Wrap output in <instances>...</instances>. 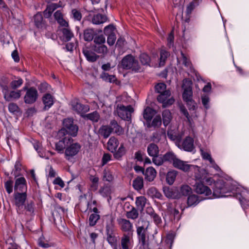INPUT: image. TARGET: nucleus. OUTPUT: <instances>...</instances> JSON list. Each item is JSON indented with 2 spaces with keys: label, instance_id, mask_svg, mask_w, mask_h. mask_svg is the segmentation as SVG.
Returning <instances> with one entry per match:
<instances>
[{
  "label": "nucleus",
  "instance_id": "obj_3",
  "mask_svg": "<svg viewBox=\"0 0 249 249\" xmlns=\"http://www.w3.org/2000/svg\"><path fill=\"white\" fill-rule=\"evenodd\" d=\"M78 128L73 124V120L70 118L65 119L63 121V128L58 131L59 137L63 136L67 133L72 136L77 135Z\"/></svg>",
  "mask_w": 249,
  "mask_h": 249
},
{
  "label": "nucleus",
  "instance_id": "obj_47",
  "mask_svg": "<svg viewBox=\"0 0 249 249\" xmlns=\"http://www.w3.org/2000/svg\"><path fill=\"white\" fill-rule=\"evenodd\" d=\"M199 202L198 196L196 195H190L188 198V204L189 206L196 205Z\"/></svg>",
  "mask_w": 249,
  "mask_h": 249
},
{
  "label": "nucleus",
  "instance_id": "obj_7",
  "mask_svg": "<svg viewBox=\"0 0 249 249\" xmlns=\"http://www.w3.org/2000/svg\"><path fill=\"white\" fill-rule=\"evenodd\" d=\"M26 198L27 194L26 192H22L21 193H14V203L18 213L22 211Z\"/></svg>",
  "mask_w": 249,
  "mask_h": 249
},
{
  "label": "nucleus",
  "instance_id": "obj_54",
  "mask_svg": "<svg viewBox=\"0 0 249 249\" xmlns=\"http://www.w3.org/2000/svg\"><path fill=\"white\" fill-rule=\"evenodd\" d=\"M181 61L182 62V64L187 68L190 69L191 70H192V65L190 63V60L187 58V57L181 52Z\"/></svg>",
  "mask_w": 249,
  "mask_h": 249
},
{
  "label": "nucleus",
  "instance_id": "obj_33",
  "mask_svg": "<svg viewBox=\"0 0 249 249\" xmlns=\"http://www.w3.org/2000/svg\"><path fill=\"white\" fill-rule=\"evenodd\" d=\"M107 18L101 14L94 15L92 19V23L94 24H100L105 22Z\"/></svg>",
  "mask_w": 249,
  "mask_h": 249
},
{
  "label": "nucleus",
  "instance_id": "obj_16",
  "mask_svg": "<svg viewBox=\"0 0 249 249\" xmlns=\"http://www.w3.org/2000/svg\"><path fill=\"white\" fill-rule=\"evenodd\" d=\"M173 165L174 167L182 170L184 172H187L191 169L193 165H189L186 162L182 161L177 158L174 160Z\"/></svg>",
  "mask_w": 249,
  "mask_h": 249
},
{
  "label": "nucleus",
  "instance_id": "obj_46",
  "mask_svg": "<svg viewBox=\"0 0 249 249\" xmlns=\"http://www.w3.org/2000/svg\"><path fill=\"white\" fill-rule=\"evenodd\" d=\"M95 52L98 53L106 54L108 52L107 48L105 45H95L94 47Z\"/></svg>",
  "mask_w": 249,
  "mask_h": 249
},
{
  "label": "nucleus",
  "instance_id": "obj_30",
  "mask_svg": "<svg viewBox=\"0 0 249 249\" xmlns=\"http://www.w3.org/2000/svg\"><path fill=\"white\" fill-rule=\"evenodd\" d=\"M177 175V172L175 170L169 171L167 175L166 180L167 183L169 185H172L174 183Z\"/></svg>",
  "mask_w": 249,
  "mask_h": 249
},
{
  "label": "nucleus",
  "instance_id": "obj_58",
  "mask_svg": "<svg viewBox=\"0 0 249 249\" xmlns=\"http://www.w3.org/2000/svg\"><path fill=\"white\" fill-rule=\"evenodd\" d=\"M62 33L66 41H69L73 36L72 33L68 28H64Z\"/></svg>",
  "mask_w": 249,
  "mask_h": 249
},
{
  "label": "nucleus",
  "instance_id": "obj_15",
  "mask_svg": "<svg viewBox=\"0 0 249 249\" xmlns=\"http://www.w3.org/2000/svg\"><path fill=\"white\" fill-rule=\"evenodd\" d=\"M71 141V138L69 136H65L55 143V150L59 153H63L64 149H66L67 145Z\"/></svg>",
  "mask_w": 249,
  "mask_h": 249
},
{
  "label": "nucleus",
  "instance_id": "obj_41",
  "mask_svg": "<svg viewBox=\"0 0 249 249\" xmlns=\"http://www.w3.org/2000/svg\"><path fill=\"white\" fill-rule=\"evenodd\" d=\"M94 31L91 29H88L85 30L84 33V38L87 41H90L93 39Z\"/></svg>",
  "mask_w": 249,
  "mask_h": 249
},
{
  "label": "nucleus",
  "instance_id": "obj_20",
  "mask_svg": "<svg viewBox=\"0 0 249 249\" xmlns=\"http://www.w3.org/2000/svg\"><path fill=\"white\" fill-rule=\"evenodd\" d=\"M147 227L144 226H139L137 228V233L138 236L139 241L142 245L145 243V232Z\"/></svg>",
  "mask_w": 249,
  "mask_h": 249
},
{
  "label": "nucleus",
  "instance_id": "obj_61",
  "mask_svg": "<svg viewBox=\"0 0 249 249\" xmlns=\"http://www.w3.org/2000/svg\"><path fill=\"white\" fill-rule=\"evenodd\" d=\"M115 28L112 25H109L104 28V33L106 36H110L111 34H115Z\"/></svg>",
  "mask_w": 249,
  "mask_h": 249
},
{
  "label": "nucleus",
  "instance_id": "obj_13",
  "mask_svg": "<svg viewBox=\"0 0 249 249\" xmlns=\"http://www.w3.org/2000/svg\"><path fill=\"white\" fill-rule=\"evenodd\" d=\"M170 96V91L169 90H165L163 93L157 97V100L159 102L163 104V107H166L169 105L173 104L174 102V100L173 98H169Z\"/></svg>",
  "mask_w": 249,
  "mask_h": 249
},
{
  "label": "nucleus",
  "instance_id": "obj_29",
  "mask_svg": "<svg viewBox=\"0 0 249 249\" xmlns=\"http://www.w3.org/2000/svg\"><path fill=\"white\" fill-rule=\"evenodd\" d=\"M162 116L163 124L166 126L170 124L172 119L171 113L169 110H164L162 112Z\"/></svg>",
  "mask_w": 249,
  "mask_h": 249
},
{
  "label": "nucleus",
  "instance_id": "obj_50",
  "mask_svg": "<svg viewBox=\"0 0 249 249\" xmlns=\"http://www.w3.org/2000/svg\"><path fill=\"white\" fill-rule=\"evenodd\" d=\"M180 192L182 195L188 196L192 193V189L188 185H183L180 187Z\"/></svg>",
  "mask_w": 249,
  "mask_h": 249
},
{
  "label": "nucleus",
  "instance_id": "obj_42",
  "mask_svg": "<svg viewBox=\"0 0 249 249\" xmlns=\"http://www.w3.org/2000/svg\"><path fill=\"white\" fill-rule=\"evenodd\" d=\"M163 192L165 196L168 198H176L177 197V194L172 188L169 187L164 188Z\"/></svg>",
  "mask_w": 249,
  "mask_h": 249
},
{
  "label": "nucleus",
  "instance_id": "obj_38",
  "mask_svg": "<svg viewBox=\"0 0 249 249\" xmlns=\"http://www.w3.org/2000/svg\"><path fill=\"white\" fill-rule=\"evenodd\" d=\"M89 180L91 182L90 187L91 190L96 191L98 188L99 178L96 176H90Z\"/></svg>",
  "mask_w": 249,
  "mask_h": 249
},
{
  "label": "nucleus",
  "instance_id": "obj_43",
  "mask_svg": "<svg viewBox=\"0 0 249 249\" xmlns=\"http://www.w3.org/2000/svg\"><path fill=\"white\" fill-rule=\"evenodd\" d=\"M169 56V53L165 50H161L160 53V60L159 65L162 66L164 65L167 58Z\"/></svg>",
  "mask_w": 249,
  "mask_h": 249
},
{
  "label": "nucleus",
  "instance_id": "obj_55",
  "mask_svg": "<svg viewBox=\"0 0 249 249\" xmlns=\"http://www.w3.org/2000/svg\"><path fill=\"white\" fill-rule=\"evenodd\" d=\"M23 84V80L21 78H18L17 80L12 81L10 84V87L13 89H16L21 86Z\"/></svg>",
  "mask_w": 249,
  "mask_h": 249
},
{
  "label": "nucleus",
  "instance_id": "obj_26",
  "mask_svg": "<svg viewBox=\"0 0 249 249\" xmlns=\"http://www.w3.org/2000/svg\"><path fill=\"white\" fill-rule=\"evenodd\" d=\"M159 152V150L158 146L154 143H151L147 147V153L151 157H157Z\"/></svg>",
  "mask_w": 249,
  "mask_h": 249
},
{
  "label": "nucleus",
  "instance_id": "obj_22",
  "mask_svg": "<svg viewBox=\"0 0 249 249\" xmlns=\"http://www.w3.org/2000/svg\"><path fill=\"white\" fill-rule=\"evenodd\" d=\"M59 7H61V5L57 3H51L48 4L46 9L44 11V16L45 18H50L53 12Z\"/></svg>",
  "mask_w": 249,
  "mask_h": 249
},
{
  "label": "nucleus",
  "instance_id": "obj_60",
  "mask_svg": "<svg viewBox=\"0 0 249 249\" xmlns=\"http://www.w3.org/2000/svg\"><path fill=\"white\" fill-rule=\"evenodd\" d=\"M4 187L6 192L9 194H11L13 190V182L12 180H9L6 181L4 183Z\"/></svg>",
  "mask_w": 249,
  "mask_h": 249
},
{
  "label": "nucleus",
  "instance_id": "obj_19",
  "mask_svg": "<svg viewBox=\"0 0 249 249\" xmlns=\"http://www.w3.org/2000/svg\"><path fill=\"white\" fill-rule=\"evenodd\" d=\"M117 221L123 231H129L131 230L132 224L129 220L124 218H119L117 220Z\"/></svg>",
  "mask_w": 249,
  "mask_h": 249
},
{
  "label": "nucleus",
  "instance_id": "obj_32",
  "mask_svg": "<svg viewBox=\"0 0 249 249\" xmlns=\"http://www.w3.org/2000/svg\"><path fill=\"white\" fill-rule=\"evenodd\" d=\"M202 0H193L187 6L186 13L188 15L191 14L192 11L201 2Z\"/></svg>",
  "mask_w": 249,
  "mask_h": 249
},
{
  "label": "nucleus",
  "instance_id": "obj_63",
  "mask_svg": "<svg viewBox=\"0 0 249 249\" xmlns=\"http://www.w3.org/2000/svg\"><path fill=\"white\" fill-rule=\"evenodd\" d=\"M161 124V119L160 116H156L153 120L151 126L153 127H159Z\"/></svg>",
  "mask_w": 249,
  "mask_h": 249
},
{
  "label": "nucleus",
  "instance_id": "obj_1",
  "mask_svg": "<svg viewBox=\"0 0 249 249\" xmlns=\"http://www.w3.org/2000/svg\"><path fill=\"white\" fill-rule=\"evenodd\" d=\"M194 188L197 194L202 195L208 199L227 196L225 194L231 192L239 199L244 209L249 207V192L235 182H232L230 186L229 183L219 179L214 183L213 194L211 190L202 181L196 182Z\"/></svg>",
  "mask_w": 249,
  "mask_h": 249
},
{
  "label": "nucleus",
  "instance_id": "obj_37",
  "mask_svg": "<svg viewBox=\"0 0 249 249\" xmlns=\"http://www.w3.org/2000/svg\"><path fill=\"white\" fill-rule=\"evenodd\" d=\"M111 193L112 189L110 186L105 185L99 190L100 194L103 197L110 196Z\"/></svg>",
  "mask_w": 249,
  "mask_h": 249
},
{
  "label": "nucleus",
  "instance_id": "obj_40",
  "mask_svg": "<svg viewBox=\"0 0 249 249\" xmlns=\"http://www.w3.org/2000/svg\"><path fill=\"white\" fill-rule=\"evenodd\" d=\"M101 77L103 80L110 83H114L117 80V78L115 75H109L106 72H103L101 75Z\"/></svg>",
  "mask_w": 249,
  "mask_h": 249
},
{
  "label": "nucleus",
  "instance_id": "obj_23",
  "mask_svg": "<svg viewBox=\"0 0 249 249\" xmlns=\"http://www.w3.org/2000/svg\"><path fill=\"white\" fill-rule=\"evenodd\" d=\"M83 53L87 60L90 62L95 61L99 57L94 53L90 51L87 48L83 49Z\"/></svg>",
  "mask_w": 249,
  "mask_h": 249
},
{
  "label": "nucleus",
  "instance_id": "obj_25",
  "mask_svg": "<svg viewBox=\"0 0 249 249\" xmlns=\"http://www.w3.org/2000/svg\"><path fill=\"white\" fill-rule=\"evenodd\" d=\"M55 19L57 22L62 26L67 27L68 25V22L64 19L63 15L61 10H57L54 14Z\"/></svg>",
  "mask_w": 249,
  "mask_h": 249
},
{
  "label": "nucleus",
  "instance_id": "obj_12",
  "mask_svg": "<svg viewBox=\"0 0 249 249\" xmlns=\"http://www.w3.org/2000/svg\"><path fill=\"white\" fill-rule=\"evenodd\" d=\"M190 170L194 171V178L196 182L202 181L208 176L209 173L197 166L193 165Z\"/></svg>",
  "mask_w": 249,
  "mask_h": 249
},
{
  "label": "nucleus",
  "instance_id": "obj_44",
  "mask_svg": "<svg viewBox=\"0 0 249 249\" xmlns=\"http://www.w3.org/2000/svg\"><path fill=\"white\" fill-rule=\"evenodd\" d=\"M126 216L128 218L135 219L138 217L139 213L136 208L132 207L130 211L126 212Z\"/></svg>",
  "mask_w": 249,
  "mask_h": 249
},
{
  "label": "nucleus",
  "instance_id": "obj_11",
  "mask_svg": "<svg viewBox=\"0 0 249 249\" xmlns=\"http://www.w3.org/2000/svg\"><path fill=\"white\" fill-rule=\"evenodd\" d=\"M3 90H2V92L4 94V98L6 101L16 100L20 97L21 90L9 91L8 87L7 85H3Z\"/></svg>",
  "mask_w": 249,
  "mask_h": 249
},
{
  "label": "nucleus",
  "instance_id": "obj_2",
  "mask_svg": "<svg viewBox=\"0 0 249 249\" xmlns=\"http://www.w3.org/2000/svg\"><path fill=\"white\" fill-rule=\"evenodd\" d=\"M192 85V82L191 80L184 79L183 81L182 88L183 89V92L182 94V97L183 100L188 105L192 106L191 108L194 110L195 105L193 100H192L193 91Z\"/></svg>",
  "mask_w": 249,
  "mask_h": 249
},
{
  "label": "nucleus",
  "instance_id": "obj_34",
  "mask_svg": "<svg viewBox=\"0 0 249 249\" xmlns=\"http://www.w3.org/2000/svg\"><path fill=\"white\" fill-rule=\"evenodd\" d=\"M146 202V199L143 196L136 197L135 203L138 209L143 210Z\"/></svg>",
  "mask_w": 249,
  "mask_h": 249
},
{
  "label": "nucleus",
  "instance_id": "obj_6",
  "mask_svg": "<svg viewBox=\"0 0 249 249\" xmlns=\"http://www.w3.org/2000/svg\"><path fill=\"white\" fill-rule=\"evenodd\" d=\"M116 111L119 117L122 119L130 121L131 119V113L134 110L131 106H124L122 104H118L117 106Z\"/></svg>",
  "mask_w": 249,
  "mask_h": 249
},
{
  "label": "nucleus",
  "instance_id": "obj_62",
  "mask_svg": "<svg viewBox=\"0 0 249 249\" xmlns=\"http://www.w3.org/2000/svg\"><path fill=\"white\" fill-rule=\"evenodd\" d=\"M166 86L164 83H159L155 86L156 91L159 93H161L165 91Z\"/></svg>",
  "mask_w": 249,
  "mask_h": 249
},
{
  "label": "nucleus",
  "instance_id": "obj_14",
  "mask_svg": "<svg viewBox=\"0 0 249 249\" xmlns=\"http://www.w3.org/2000/svg\"><path fill=\"white\" fill-rule=\"evenodd\" d=\"M26 180L24 177H20L15 180L14 193H21L27 192Z\"/></svg>",
  "mask_w": 249,
  "mask_h": 249
},
{
  "label": "nucleus",
  "instance_id": "obj_64",
  "mask_svg": "<svg viewBox=\"0 0 249 249\" xmlns=\"http://www.w3.org/2000/svg\"><path fill=\"white\" fill-rule=\"evenodd\" d=\"M106 41L105 37L103 35H99L94 37V42L97 44H104Z\"/></svg>",
  "mask_w": 249,
  "mask_h": 249
},
{
  "label": "nucleus",
  "instance_id": "obj_17",
  "mask_svg": "<svg viewBox=\"0 0 249 249\" xmlns=\"http://www.w3.org/2000/svg\"><path fill=\"white\" fill-rule=\"evenodd\" d=\"M121 246L122 249H132L133 246L132 239L128 235L124 234L121 238Z\"/></svg>",
  "mask_w": 249,
  "mask_h": 249
},
{
  "label": "nucleus",
  "instance_id": "obj_31",
  "mask_svg": "<svg viewBox=\"0 0 249 249\" xmlns=\"http://www.w3.org/2000/svg\"><path fill=\"white\" fill-rule=\"evenodd\" d=\"M111 125V131L114 132L118 135H121L123 133L124 130L123 128L120 126L117 122L115 120H112L110 124Z\"/></svg>",
  "mask_w": 249,
  "mask_h": 249
},
{
  "label": "nucleus",
  "instance_id": "obj_18",
  "mask_svg": "<svg viewBox=\"0 0 249 249\" xmlns=\"http://www.w3.org/2000/svg\"><path fill=\"white\" fill-rule=\"evenodd\" d=\"M143 175L146 181L151 182L155 179L157 175V172L153 167H149L144 171Z\"/></svg>",
  "mask_w": 249,
  "mask_h": 249
},
{
  "label": "nucleus",
  "instance_id": "obj_8",
  "mask_svg": "<svg viewBox=\"0 0 249 249\" xmlns=\"http://www.w3.org/2000/svg\"><path fill=\"white\" fill-rule=\"evenodd\" d=\"M23 89H26V92L24 97V102L27 104H32L36 102L38 97L37 89L34 87L28 89L24 87Z\"/></svg>",
  "mask_w": 249,
  "mask_h": 249
},
{
  "label": "nucleus",
  "instance_id": "obj_57",
  "mask_svg": "<svg viewBox=\"0 0 249 249\" xmlns=\"http://www.w3.org/2000/svg\"><path fill=\"white\" fill-rule=\"evenodd\" d=\"M168 211L174 216L175 219H176L177 220H178L180 219L179 211L176 209L171 208L170 205L168 206Z\"/></svg>",
  "mask_w": 249,
  "mask_h": 249
},
{
  "label": "nucleus",
  "instance_id": "obj_52",
  "mask_svg": "<svg viewBox=\"0 0 249 249\" xmlns=\"http://www.w3.org/2000/svg\"><path fill=\"white\" fill-rule=\"evenodd\" d=\"M140 60L142 65H148L150 62V58L146 53H143L140 56Z\"/></svg>",
  "mask_w": 249,
  "mask_h": 249
},
{
  "label": "nucleus",
  "instance_id": "obj_45",
  "mask_svg": "<svg viewBox=\"0 0 249 249\" xmlns=\"http://www.w3.org/2000/svg\"><path fill=\"white\" fill-rule=\"evenodd\" d=\"M34 21L36 26L37 28H41L43 25V17L40 13L36 14L34 16Z\"/></svg>",
  "mask_w": 249,
  "mask_h": 249
},
{
  "label": "nucleus",
  "instance_id": "obj_5",
  "mask_svg": "<svg viewBox=\"0 0 249 249\" xmlns=\"http://www.w3.org/2000/svg\"><path fill=\"white\" fill-rule=\"evenodd\" d=\"M121 66L123 69H132L133 71H138L140 66L138 61L132 55H127L124 56L121 61Z\"/></svg>",
  "mask_w": 249,
  "mask_h": 249
},
{
  "label": "nucleus",
  "instance_id": "obj_21",
  "mask_svg": "<svg viewBox=\"0 0 249 249\" xmlns=\"http://www.w3.org/2000/svg\"><path fill=\"white\" fill-rule=\"evenodd\" d=\"M42 101L44 105V109H48L54 103V98L49 94L46 93L42 97Z\"/></svg>",
  "mask_w": 249,
  "mask_h": 249
},
{
  "label": "nucleus",
  "instance_id": "obj_27",
  "mask_svg": "<svg viewBox=\"0 0 249 249\" xmlns=\"http://www.w3.org/2000/svg\"><path fill=\"white\" fill-rule=\"evenodd\" d=\"M72 109L79 113L85 111V106L80 104L77 99H74L71 102Z\"/></svg>",
  "mask_w": 249,
  "mask_h": 249
},
{
  "label": "nucleus",
  "instance_id": "obj_24",
  "mask_svg": "<svg viewBox=\"0 0 249 249\" xmlns=\"http://www.w3.org/2000/svg\"><path fill=\"white\" fill-rule=\"evenodd\" d=\"M119 142L118 140L114 137H111L107 142V149L111 152H114L116 151Z\"/></svg>",
  "mask_w": 249,
  "mask_h": 249
},
{
  "label": "nucleus",
  "instance_id": "obj_10",
  "mask_svg": "<svg viewBox=\"0 0 249 249\" xmlns=\"http://www.w3.org/2000/svg\"><path fill=\"white\" fill-rule=\"evenodd\" d=\"M176 145L180 149L189 152L192 151L195 148L194 139L189 136L186 137L182 142L177 141Z\"/></svg>",
  "mask_w": 249,
  "mask_h": 249
},
{
  "label": "nucleus",
  "instance_id": "obj_4",
  "mask_svg": "<svg viewBox=\"0 0 249 249\" xmlns=\"http://www.w3.org/2000/svg\"><path fill=\"white\" fill-rule=\"evenodd\" d=\"M87 204V208L86 209L81 208V211L86 212L88 209L90 212H93L94 213L91 214L89 217V225L91 226L95 225L100 218V216L97 214L98 211L97 208L96 207V202L95 200H93L90 202H85Z\"/></svg>",
  "mask_w": 249,
  "mask_h": 249
},
{
  "label": "nucleus",
  "instance_id": "obj_9",
  "mask_svg": "<svg viewBox=\"0 0 249 249\" xmlns=\"http://www.w3.org/2000/svg\"><path fill=\"white\" fill-rule=\"evenodd\" d=\"M81 145L78 142H74L73 139L71 138V141L67 145L65 151V155L66 158L73 157L79 152L81 149Z\"/></svg>",
  "mask_w": 249,
  "mask_h": 249
},
{
  "label": "nucleus",
  "instance_id": "obj_49",
  "mask_svg": "<svg viewBox=\"0 0 249 249\" xmlns=\"http://www.w3.org/2000/svg\"><path fill=\"white\" fill-rule=\"evenodd\" d=\"M86 117L92 122H97L99 119L100 116L96 111H94L86 115Z\"/></svg>",
  "mask_w": 249,
  "mask_h": 249
},
{
  "label": "nucleus",
  "instance_id": "obj_51",
  "mask_svg": "<svg viewBox=\"0 0 249 249\" xmlns=\"http://www.w3.org/2000/svg\"><path fill=\"white\" fill-rule=\"evenodd\" d=\"M71 17L74 20L80 21L82 18V14L79 11L74 9L71 10Z\"/></svg>",
  "mask_w": 249,
  "mask_h": 249
},
{
  "label": "nucleus",
  "instance_id": "obj_59",
  "mask_svg": "<svg viewBox=\"0 0 249 249\" xmlns=\"http://www.w3.org/2000/svg\"><path fill=\"white\" fill-rule=\"evenodd\" d=\"M125 148L124 145L121 144L118 150L115 152L114 156L116 158L119 159L125 154Z\"/></svg>",
  "mask_w": 249,
  "mask_h": 249
},
{
  "label": "nucleus",
  "instance_id": "obj_56",
  "mask_svg": "<svg viewBox=\"0 0 249 249\" xmlns=\"http://www.w3.org/2000/svg\"><path fill=\"white\" fill-rule=\"evenodd\" d=\"M165 137V132L164 130L161 131L160 132H156L153 135V140L155 142H159L162 138Z\"/></svg>",
  "mask_w": 249,
  "mask_h": 249
},
{
  "label": "nucleus",
  "instance_id": "obj_39",
  "mask_svg": "<svg viewBox=\"0 0 249 249\" xmlns=\"http://www.w3.org/2000/svg\"><path fill=\"white\" fill-rule=\"evenodd\" d=\"M154 114L155 111L153 109L149 107H147L145 108L143 111V118L147 121L150 120L152 117L154 116Z\"/></svg>",
  "mask_w": 249,
  "mask_h": 249
},
{
  "label": "nucleus",
  "instance_id": "obj_35",
  "mask_svg": "<svg viewBox=\"0 0 249 249\" xmlns=\"http://www.w3.org/2000/svg\"><path fill=\"white\" fill-rule=\"evenodd\" d=\"M143 186V178L141 177L136 178L133 181V186L135 190H140Z\"/></svg>",
  "mask_w": 249,
  "mask_h": 249
},
{
  "label": "nucleus",
  "instance_id": "obj_36",
  "mask_svg": "<svg viewBox=\"0 0 249 249\" xmlns=\"http://www.w3.org/2000/svg\"><path fill=\"white\" fill-rule=\"evenodd\" d=\"M147 194L153 198H160L161 196V194L154 187L149 188L147 191Z\"/></svg>",
  "mask_w": 249,
  "mask_h": 249
},
{
  "label": "nucleus",
  "instance_id": "obj_48",
  "mask_svg": "<svg viewBox=\"0 0 249 249\" xmlns=\"http://www.w3.org/2000/svg\"><path fill=\"white\" fill-rule=\"evenodd\" d=\"M103 180L111 182L113 180L114 177L111 172L108 169H105L103 172Z\"/></svg>",
  "mask_w": 249,
  "mask_h": 249
},
{
  "label": "nucleus",
  "instance_id": "obj_28",
  "mask_svg": "<svg viewBox=\"0 0 249 249\" xmlns=\"http://www.w3.org/2000/svg\"><path fill=\"white\" fill-rule=\"evenodd\" d=\"M111 132V126H108L107 125H103L99 129V135L105 138H108L110 135Z\"/></svg>",
  "mask_w": 249,
  "mask_h": 249
},
{
  "label": "nucleus",
  "instance_id": "obj_53",
  "mask_svg": "<svg viewBox=\"0 0 249 249\" xmlns=\"http://www.w3.org/2000/svg\"><path fill=\"white\" fill-rule=\"evenodd\" d=\"M176 158V156L172 152H167L163 157L164 160L172 161L173 163H174V160H175Z\"/></svg>",
  "mask_w": 249,
  "mask_h": 249
}]
</instances>
